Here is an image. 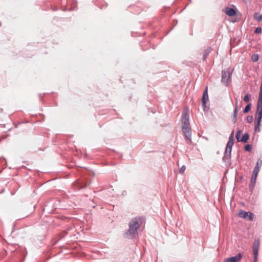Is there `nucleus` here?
<instances>
[{
  "label": "nucleus",
  "instance_id": "f257e3e1",
  "mask_svg": "<svg viewBox=\"0 0 262 262\" xmlns=\"http://www.w3.org/2000/svg\"><path fill=\"white\" fill-rule=\"evenodd\" d=\"M143 221V218L140 216L132 219L128 224L129 228L125 232L124 236L129 239L136 238L138 235V230Z\"/></svg>",
  "mask_w": 262,
  "mask_h": 262
},
{
  "label": "nucleus",
  "instance_id": "f03ea898",
  "mask_svg": "<svg viewBox=\"0 0 262 262\" xmlns=\"http://www.w3.org/2000/svg\"><path fill=\"white\" fill-rule=\"evenodd\" d=\"M234 134V130H232L229 138V140L226 145L225 154L223 158V160L225 161H226L227 160H229L231 158V153L232 148L233 145Z\"/></svg>",
  "mask_w": 262,
  "mask_h": 262
},
{
  "label": "nucleus",
  "instance_id": "7ed1b4c3",
  "mask_svg": "<svg viewBox=\"0 0 262 262\" xmlns=\"http://www.w3.org/2000/svg\"><path fill=\"white\" fill-rule=\"evenodd\" d=\"M261 165L262 159H258L256 163V165L255 166L253 169V174L249 184V189H250L251 191H252L253 189L255 186L257 174L259 171V168Z\"/></svg>",
  "mask_w": 262,
  "mask_h": 262
},
{
  "label": "nucleus",
  "instance_id": "20e7f679",
  "mask_svg": "<svg viewBox=\"0 0 262 262\" xmlns=\"http://www.w3.org/2000/svg\"><path fill=\"white\" fill-rule=\"evenodd\" d=\"M233 70L227 69L222 71V82L226 86H228L231 81V75Z\"/></svg>",
  "mask_w": 262,
  "mask_h": 262
},
{
  "label": "nucleus",
  "instance_id": "39448f33",
  "mask_svg": "<svg viewBox=\"0 0 262 262\" xmlns=\"http://www.w3.org/2000/svg\"><path fill=\"white\" fill-rule=\"evenodd\" d=\"M262 118V109L256 108V113L255 115V120L256 123L254 126L255 132H259L260 122Z\"/></svg>",
  "mask_w": 262,
  "mask_h": 262
},
{
  "label": "nucleus",
  "instance_id": "423d86ee",
  "mask_svg": "<svg viewBox=\"0 0 262 262\" xmlns=\"http://www.w3.org/2000/svg\"><path fill=\"white\" fill-rule=\"evenodd\" d=\"M182 129L185 135L187 143L190 144L191 142V133L189 125H182Z\"/></svg>",
  "mask_w": 262,
  "mask_h": 262
},
{
  "label": "nucleus",
  "instance_id": "0eeeda50",
  "mask_svg": "<svg viewBox=\"0 0 262 262\" xmlns=\"http://www.w3.org/2000/svg\"><path fill=\"white\" fill-rule=\"evenodd\" d=\"M242 133V131L241 130H238L237 132L236 135V139L237 142H243V143H246L247 142L249 138V135L248 133H246L243 135L242 138H240V136L241 134Z\"/></svg>",
  "mask_w": 262,
  "mask_h": 262
},
{
  "label": "nucleus",
  "instance_id": "6e6552de",
  "mask_svg": "<svg viewBox=\"0 0 262 262\" xmlns=\"http://www.w3.org/2000/svg\"><path fill=\"white\" fill-rule=\"evenodd\" d=\"M238 216L241 218L245 219L248 221H251L253 219L254 214L251 212L241 210L238 214Z\"/></svg>",
  "mask_w": 262,
  "mask_h": 262
},
{
  "label": "nucleus",
  "instance_id": "1a4fd4ad",
  "mask_svg": "<svg viewBox=\"0 0 262 262\" xmlns=\"http://www.w3.org/2000/svg\"><path fill=\"white\" fill-rule=\"evenodd\" d=\"M208 99V89L207 87L206 88V89L204 90L203 96L202 98V106L203 107V110L204 111H207L209 107L207 106L206 103Z\"/></svg>",
  "mask_w": 262,
  "mask_h": 262
},
{
  "label": "nucleus",
  "instance_id": "9d476101",
  "mask_svg": "<svg viewBox=\"0 0 262 262\" xmlns=\"http://www.w3.org/2000/svg\"><path fill=\"white\" fill-rule=\"evenodd\" d=\"M243 254L241 253H239L234 256L225 258L224 260V262H237L241 260Z\"/></svg>",
  "mask_w": 262,
  "mask_h": 262
},
{
  "label": "nucleus",
  "instance_id": "9b49d317",
  "mask_svg": "<svg viewBox=\"0 0 262 262\" xmlns=\"http://www.w3.org/2000/svg\"><path fill=\"white\" fill-rule=\"evenodd\" d=\"M189 115L187 112L184 111L182 113V125H189Z\"/></svg>",
  "mask_w": 262,
  "mask_h": 262
},
{
  "label": "nucleus",
  "instance_id": "f8f14e48",
  "mask_svg": "<svg viewBox=\"0 0 262 262\" xmlns=\"http://www.w3.org/2000/svg\"><path fill=\"white\" fill-rule=\"evenodd\" d=\"M259 249V243H254L253 246V251L254 254V260L255 262H256L258 256V252Z\"/></svg>",
  "mask_w": 262,
  "mask_h": 262
},
{
  "label": "nucleus",
  "instance_id": "ddd939ff",
  "mask_svg": "<svg viewBox=\"0 0 262 262\" xmlns=\"http://www.w3.org/2000/svg\"><path fill=\"white\" fill-rule=\"evenodd\" d=\"M257 108L262 109V83L260 87V92L257 104Z\"/></svg>",
  "mask_w": 262,
  "mask_h": 262
},
{
  "label": "nucleus",
  "instance_id": "4468645a",
  "mask_svg": "<svg viewBox=\"0 0 262 262\" xmlns=\"http://www.w3.org/2000/svg\"><path fill=\"white\" fill-rule=\"evenodd\" d=\"M237 99H236V104H235V107L233 112V121L235 123L236 122L237 120Z\"/></svg>",
  "mask_w": 262,
  "mask_h": 262
},
{
  "label": "nucleus",
  "instance_id": "2eb2a0df",
  "mask_svg": "<svg viewBox=\"0 0 262 262\" xmlns=\"http://www.w3.org/2000/svg\"><path fill=\"white\" fill-rule=\"evenodd\" d=\"M225 13L230 16H234L236 14L235 10L233 8H227L225 11Z\"/></svg>",
  "mask_w": 262,
  "mask_h": 262
},
{
  "label": "nucleus",
  "instance_id": "dca6fc26",
  "mask_svg": "<svg viewBox=\"0 0 262 262\" xmlns=\"http://www.w3.org/2000/svg\"><path fill=\"white\" fill-rule=\"evenodd\" d=\"M253 16L254 19L256 20L257 21H260L262 20V15H259L257 13H255Z\"/></svg>",
  "mask_w": 262,
  "mask_h": 262
},
{
  "label": "nucleus",
  "instance_id": "f3484780",
  "mask_svg": "<svg viewBox=\"0 0 262 262\" xmlns=\"http://www.w3.org/2000/svg\"><path fill=\"white\" fill-rule=\"evenodd\" d=\"M251 103L247 104L246 106V107H245V108L244 109V111H243L244 113H248L251 110Z\"/></svg>",
  "mask_w": 262,
  "mask_h": 262
},
{
  "label": "nucleus",
  "instance_id": "a211bd4d",
  "mask_svg": "<svg viewBox=\"0 0 262 262\" xmlns=\"http://www.w3.org/2000/svg\"><path fill=\"white\" fill-rule=\"evenodd\" d=\"M244 149L246 151H250L252 150V146L250 144H247L245 146Z\"/></svg>",
  "mask_w": 262,
  "mask_h": 262
},
{
  "label": "nucleus",
  "instance_id": "6ab92c4d",
  "mask_svg": "<svg viewBox=\"0 0 262 262\" xmlns=\"http://www.w3.org/2000/svg\"><path fill=\"white\" fill-rule=\"evenodd\" d=\"M210 52L209 50H206L204 52L203 57V60L204 61L206 60L207 55H208L209 53Z\"/></svg>",
  "mask_w": 262,
  "mask_h": 262
},
{
  "label": "nucleus",
  "instance_id": "aec40b11",
  "mask_svg": "<svg viewBox=\"0 0 262 262\" xmlns=\"http://www.w3.org/2000/svg\"><path fill=\"white\" fill-rule=\"evenodd\" d=\"M250 97H251V95L250 94H246L244 98V101L245 102H248L249 101Z\"/></svg>",
  "mask_w": 262,
  "mask_h": 262
},
{
  "label": "nucleus",
  "instance_id": "412c9836",
  "mask_svg": "<svg viewBox=\"0 0 262 262\" xmlns=\"http://www.w3.org/2000/svg\"><path fill=\"white\" fill-rule=\"evenodd\" d=\"M252 60L254 62H256L258 60V54H254L252 57Z\"/></svg>",
  "mask_w": 262,
  "mask_h": 262
},
{
  "label": "nucleus",
  "instance_id": "4be33fe9",
  "mask_svg": "<svg viewBox=\"0 0 262 262\" xmlns=\"http://www.w3.org/2000/svg\"><path fill=\"white\" fill-rule=\"evenodd\" d=\"M247 120L249 123H251L253 120V117L252 116H248L247 117Z\"/></svg>",
  "mask_w": 262,
  "mask_h": 262
},
{
  "label": "nucleus",
  "instance_id": "5701e85b",
  "mask_svg": "<svg viewBox=\"0 0 262 262\" xmlns=\"http://www.w3.org/2000/svg\"><path fill=\"white\" fill-rule=\"evenodd\" d=\"M185 169H186V167L184 166V165H183L180 169V173H183L184 171L185 170Z\"/></svg>",
  "mask_w": 262,
  "mask_h": 262
},
{
  "label": "nucleus",
  "instance_id": "b1692460",
  "mask_svg": "<svg viewBox=\"0 0 262 262\" xmlns=\"http://www.w3.org/2000/svg\"><path fill=\"white\" fill-rule=\"evenodd\" d=\"M261 27H257L256 28L255 30V32L256 33H260L261 32Z\"/></svg>",
  "mask_w": 262,
  "mask_h": 262
},
{
  "label": "nucleus",
  "instance_id": "393cba45",
  "mask_svg": "<svg viewBox=\"0 0 262 262\" xmlns=\"http://www.w3.org/2000/svg\"><path fill=\"white\" fill-rule=\"evenodd\" d=\"M77 187H78V189H82V188H83L85 187H86V184H84L83 186V185H80L79 184H78V186Z\"/></svg>",
  "mask_w": 262,
  "mask_h": 262
}]
</instances>
